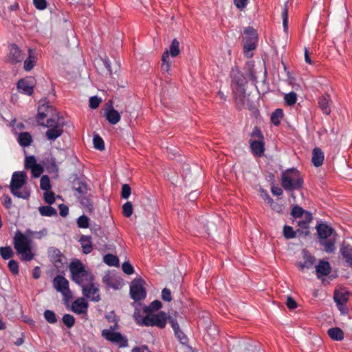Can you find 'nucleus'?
<instances>
[{"label": "nucleus", "instance_id": "obj_47", "mask_svg": "<svg viewBox=\"0 0 352 352\" xmlns=\"http://www.w3.org/2000/svg\"><path fill=\"white\" fill-rule=\"evenodd\" d=\"M162 302L160 300H156L153 301L148 307H146L144 311L151 312L153 311H157L160 309L162 307Z\"/></svg>", "mask_w": 352, "mask_h": 352}, {"label": "nucleus", "instance_id": "obj_39", "mask_svg": "<svg viewBox=\"0 0 352 352\" xmlns=\"http://www.w3.org/2000/svg\"><path fill=\"white\" fill-rule=\"evenodd\" d=\"M80 203L89 210H93L94 204L93 201L91 199V195H84L80 199Z\"/></svg>", "mask_w": 352, "mask_h": 352}, {"label": "nucleus", "instance_id": "obj_17", "mask_svg": "<svg viewBox=\"0 0 352 352\" xmlns=\"http://www.w3.org/2000/svg\"><path fill=\"white\" fill-rule=\"evenodd\" d=\"M331 271L330 263L326 261H320L316 265V275L319 278H322L324 276H327Z\"/></svg>", "mask_w": 352, "mask_h": 352}, {"label": "nucleus", "instance_id": "obj_41", "mask_svg": "<svg viewBox=\"0 0 352 352\" xmlns=\"http://www.w3.org/2000/svg\"><path fill=\"white\" fill-rule=\"evenodd\" d=\"M284 100L287 105H294L296 102L297 100L296 94L294 93V91H291L289 94H286L284 96Z\"/></svg>", "mask_w": 352, "mask_h": 352}, {"label": "nucleus", "instance_id": "obj_62", "mask_svg": "<svg viewBox=\"0 0 352 352\" xmlns=\"http://www.w3.org/2000/svg\"><path fill=\"white\" fill-rule=\"evenodd\" d=\"M162 298L164 301H171L172 297L170 289L167 288L163 289V290L162 291Z\"/></svg>", "mask_w": 352, "mask_h": 352}, {"label": "nucleus", "instance_id": "obj_4", "mask_svg": "<svg viewBox=\"0 0 352 352\" xmlns=\"http://www.w3.org/2000/svg\"><path fill=\"white\" fill-rule=\"evenodd\" d=\"M26 173L23 171H16L12 174L10 184V189L14 196L22 199H28L30 197L28 192L19 191L26 183Z\"/></svg>", "mask_w": 352, "mask_h": 352}, {"label": "nucleus", "instance_id": "obj_29", "mask_svg": "<svg viewBox=\"0 0 352 352\" xmlns=\"http://www.w3.org/2000/svg\"><path fill=\"white\" fill-rule=\"evenodd\" d=\"M336 240L334 237H330L326 239L320 240V243L324 248V250L327 253H332L335 251Z\"/></svg>", "mask_w": 352, "mask_h": 352}, {"label": "nucleus", "instance_id": "obj_45", "mask_svg": "<svg viewBox=\"0 0 352 352\" xmlns=\"http://www.w3.org/2000/svg\"><path fill=\"white\" fill-rule=\"evenodd\" d=\"M77 225L80 228H87L89 226V219L86 215H82L78 218Z\"/></svg>", "mask_w": 352, "mask_h": 352}, {"label": "nucleus", "instance_id": "obj_18", "mask_svg": "<svg viewBox=\"0 0 352 352\" xmlns=\"http://www.w3.org/2000/svg\"><path fill=\"white\" fill-rule=\"evenodd\" d=\"M324 161V153L319 147H316L312 151L311 163L315 167L321 166Z\"/></svg>", "mask_w": 352, "mask_h": 352}, {"label": "nucleus", "instance_id": "obj_60", "mask_svg": "<svg viewBox=\"0 0 352 352\" xmlns=\"http://www.w3.org/2000/svg\"><path fill=\"white\" fill-rule=\"evenodd\" d=\"M101 99L97 96H92L89 99V107L91 109H96L101 102Z\"/></svg>", "mask_w": 352, "mask_h": 352}, {"label": "nucleus", "instance_id": "obj_6", "mask_svg": "<svg viewBox=\"0 0 352 352\" xmlns=\"http://www.w3.org/2000/svg\"><path fill=\"white\" fill-rule=\"evenodd\" d=\"M250 137L249 143L252 154L256 157H261L265 151L263 135L261 130L255 126L250 134Z\"/></svg>", "mask_w": 352, "mask_h": 352}, {"label": "nucleus", "instance_id": "obj_26", "mask_svg": "<svg viewBox=\"0 0 352 352\" xmlns=\"http://www.w3.org/2000/svg\"><path fill=\"white\" fill-rule=\"evenodd\" d=\"M105 116L108 122L111 124H117L121 118L120 113L112 107L107 111Z\"/></svg>", "mask_w": 352, "mask_h": 352}, {"label": "nucleus", "instance_id": "obj_54", "mask_svg": "<svg viewBox=\"0 0 352 352\" xmlns=\"http://www.w3.org/2000/svg\"><path fill=\"white\" fill-rule=\"evenodd\" d=\"M8 268L13 274H19V264L14 260H10L8 264Z\"/></svg>", "mask_w": 352, "mask_h": 352}, {"label": "nucleus", "instance_id": "obj_53", "mask_svg": "<svg viewBox=\"0 0 352 352\" xmlns=\"http://www.w3.org/2000/svg\"><path fill=\"white\" fill-rule=\"evenodd\" d=\"M131 192V187L129 184H123L122 186L121 197L122 199H126L129 197Z\"/></svg>", "mask_w": 352, "mask_h": 352}, {"label": "nucleus", "instance_id": "obj_58", "mask_svg": "<svg viewBox=\"0 0 352 352\" xmlns=\"http://www.w3.org/2000/svg\"><path fill=\"white\" fill-rule=\"evenodd\" d=\"M305 210L300 206H296L292 208V215L295 218H299L302 217Z\"/></svg>", "mask_w": 352, "mask_h": 352}, {"label": "nucleus", "instance_id": "obj_23", "mask_svg": "<svg viewBox=\"0 0 352 352\" xmlns=\"http://www.w3.org/2000/svg\"><path fill=\"white\" fill-rule=\"evenodd\" d=\"M85 270H86L85 267L80 261L76 260L72 261L69 265V270L72 274V279L74 278V277H78L79 274H80Z\"/></svg>", "mask_w": 352, "mask_h": 352}, {"label": "nucleus", "instance_id": "obj_2", "mask_svg": "<svg viewBox=\"0 0 352 352\" xmlns=\"http://www.w3.org/2000/svg\"><path fill=\"white\" fill-rule=\"evenodd\" d=\"M31 239L21 232H16L14 237V247L18 254L21 255V260L30 261L33 259Z\"/></svg>", "mask_w": 352, "mask_h": 352}, {"label": "nucleus", "instance_id": "obj_21", "mask_svg": "<svg viewBox=\"0 0 352 352\" xmlns=\"http://www.w3.org/2000/svg\"><path fill=\"white\" fill-rule=\"evenodd\" d=\"M37 62V57L32 49L28 50V57L24 60L23 68L25 71L32 70Z\"/></svg>", "mask_w": 352, "mask_h": 352}, {"label": "nucleus", "instance_id": "obj_46", "mask_svg": "<svg viewBox=\"0 0 352 352\" xmlns=\"http://www.w3.org/2000/svg\"><path fill=\"white\" fill-rule=\"evenodd\" d=\"M38 164L36 163V158L34 155H30L25 157V167L27 169H32Z\"/></svg>", "mask_w": 352, "mask_h": 352}, {"label": "nucleus", "instance_id": "obj_15", "mask_svg": "<svg viewBox=\"0 0 352 352\" xmlns=\"http://www.w3.org/2000/svg\"><path fill=\"white\" fill-rule=\"evenodd\" d=\"M82 289L83 295L91 300L98 302L100 300L98 288L94 285L93 282L82 287Z\"/></svg>", "mask_w": 352, "mask_h": 352}, {"label": "nucleus", "instance_id": "obj_40", "mask_svg": "<svg viewBox=\"0 0 352 352\" xmlns=\"http://www.w3.org/2000/svg\"><path fill=\"white\" fill-rule=\"evenodd\" d=\"M282 19H283V25L284 28V30L287 32L288 29V6L287 2H285L284 5V8L281 14Z\"/></svg>", "mask_w": 352, "mask_h": 352}, {"label": "nucleus", "instance_id": "obj_9", "mask_svg": "<svg viewBox=\"0 0 352 352\" xmlns=\"http://www.w3.org/2000/svg\"><path fill=\"white\" fill-rule=\"evenodd\" d=\"M244 53L247 57H250L252 54L250 52L256 48L257 41V34L256 30L252 27H248L244 30Z\"/></svg>", "mask_w": 352, "mask_h": 352}, {"label": "nucleus", "instance_id": "obj_35", "mask_svg": "<svg viewBox=\"0 0 352 352\" xmlns=\"http://www.w3.org/2000/svg\"><path fill=\"white\" fill-rule=\"evenodd\" d=\"M302 257H303V261H297L296 263V267L298 269L302 272H304L305 269L307 268V263H308V254L307 251L304 249L302 252Z\"/></svg>", "mask_w": 352, "mask_h": 352}, {"label": "nucleus", "instance_id": "obj_50", "mask_svg": "<svg viewBox=\"0 0 352 352\" xmlns=\"http://www.w3.org/2000/svg\"><path fill=\"white\" fill-rule=\"evenodd\" d=\"M175 333V336L179 341V342L183 345H187L188 342V338L187 336L184 333V332L179 329L178 331H176Z\"/></svg>", "mask_w": 352, "mask_h": 352}, {"label": "nucleus", "instance_id": "obj_7", "mask_svg": "<svg viewBox=\"0 0 352 352\" xmlns=\"http://www.w3.org/2000/svg\"><path fill=\"white\" fill-rule=\"evenodd\" d=\"M137 322L142 326L157 327L163 329L167 322V316L165 312L161 311L157 314H148L141 320L137 319Z\"/></svg>", "mask_w": 352, "mask_h": 352}, {"label": "nucleus", "instance_id": "obj_14", "mask_svg": "<svg viewBox=\"0 0 352 352\" xmlns=\"http://www.w3.org/2000/svg\"><path fill=\"white\" fill-rule=\"evenodd\" d=\"M333 102L329 94L322 95L318 99V106L321 111L325 115H330Z\"/></svg>", "mask_w": 352, "mask_h": 352}, {"label": "nucleus", "instance_id": "obj_28", "mask_svg": "<svg viewBox=\"0 0 352 352\" xmlns=\"http://www.w3.org/2000/svg\"><path fill=\"white\" fill-rule=\"evenodd\" d=\"M74 190L76 192L75 195L80 199L81 197L87 194L88 187L86 183L77 182L74 184Z\"/></svg>", "mask_w": 352, "mask_h": 352}, {"label": "nucleus", "instance_id": "obj_48", "mask_svg": "<svg viewBox=\"0 0 352 352\" xmlns=\"http://www.w3.org/2000/svg\"><path fill=\"white\" fill-rule=\"evenodd\" d=\"M297 223L298 226V228H300L303 230V232H302V237L305 238L308 234V220L305 219L303 221H297Z\"/></svg>", "mask_w": 352, "mask_h": 352}, {"label": "nucleus", "instance_id": "obj_31", "mask_svg": "<svg viewBox=\"0 0 352 352\" xmlns=\"http://www.w3.org/2000/svg\"><path fill=\"white\" fill-rule=\"evenodd\" d=\"M329 336L337 341H340L344 338L343 331L338 327L331 328L328 330Z\"/></svg>", "mask_w": 352, "mask_h": 352}, {"label": "nucleus", "instance_id": "obj_24", "mask_svg": "<svg viewBox=\"0 0 352 352\" xmlns=\"http://www.w3.org/2000/svg\"><path fill=\"white\" fill-rule=\"evenodd\" d=\"M50 258L51 261L53 262L54 266L56 268H60L63 265V259L64 258L63 255L61 254L60 250L58 249H53L50 251Z\"/></svg>", "mask_w": 352, "mask_h": 352}, {"label": "nucleus", "instance_id": "obj_8", "mask_svg": "<svg viewBox=\"0 0 352 352\" xmlns=\"http://www.w3.org/2000/svg\"><path fill=\"white\" fill-rule=\"evenodd\" d=\"M179 43L176 38H175L173 40L170 45V51H165L162 56L161 68L162 71L168 73L170 69L172 63L170 60V54L173 57H176L179 54Z\"/></svg>", "mask_w": 352, "mask_h": 352}, {"label": "nucleus", "instance_id": "obj_43", "mask_svg": "<svg viewBox=\"0 0 352 352\" xmlns=\"http://www.w3.org/2000/svg\"><path fill=\"white\" fill-rule=\"evenodd\" d=\"M40 187L42 190L48 191L51 188L50 178L47 175H43L40 181Z\"/></svg>", "mask_w": 352, "mask_h": 352}, {"label": "nucleus", "instance_id": "obj_38", "mask_svg": "<svg viewBox=\"0 0 352 352\" xmlns=\"http://www.w3.org/2000/svg\"><path fill=\"white\" fill-rule=\"evenodd\" d=\"M0 255L5 259H10L14 256V252L10 246L1 247L0 248Z\"/></svg>", "mask_w": 352, "mask_h": 352}, {"label": "nucleus", "instance_id": "obj_27", "mask_svg": "<svg viewBox=\"0 0 352 352\" xmlns=\"http://www.w3.org/2000/svg\"><path fill=\"white\" fill-rule=\"evenodd\" d=\"M79 241L81 244L83 253L89 254L92 251L93 247L91 236L82 235Z\"/></svg>", "mask_w": 352, "mask_h": 352}, {"label": "nucleus", "instance_id": "obj_10", "mask_svg": "<svg viewBox=\"0 0 352 352\" xmlns=\"http://www.w3.org/2000/svg\"><path fill=\"white\" fill-rule=\"evenodd\" d=\"M145 282L143 279L135 278L130 285V296L135 301H140L146 297V291L144 288Z\"/></svg>", "mask_w": 352, "mask_h": 352}, {"label": "nucleus", "instance_id": "obj_36", "mask_svg": "<svg viewBox=\"0 0 352 352\" xmlns=\"http://www.w3.org/2000/svg\"><path fill=\"white\" fill-rule=\"evenodd\" d=\"M283 116V111L281 109H276L271 116V121L274 125H278Z\"/></svg>", "mask_w": 352, "mask_h": 352}, {"label": "nucleus", "instance_id": "obj_13", "mask_svg": "<svg viewBox=\"0 0 352 352\" xmlns=\"http://www.w3.org/2000/svg\"><path fill=\"white\" fill-rule=\"evenodd\" d=\"M34 86V80L32 78L21 79L17 83V88L19 91L28 96H31L32 94Z\"/></svg>", "mask_w": 352, "mask_h": 352}, {"label": "nucleus", "instance_id": "obj_20", "mask_svg": "<svg viewBox=\"0 0 352 352\" xmlns=\"http://www.w3.org/2000/svg\"><path fill=\"white\" fill-rule=\"evenodd\" d=\"M340 252L346 263L349 266L352 267V245L343 243L340 248Z\"/></svg>", "mask_w": 352, "mask_h": 352}, {"label": "nucleus", "instance_id": "obj_52", "mask_svg": "<svg viewBox=\"0 0 352 352\" xmlns=\"http://www.w3.org/2000/svg\"><path fill=\"white\" fill-rule=\"evenodd\" d=\"M103 281L107 284L109 287H111L116 289H119L120 285V283H113V280L109 276H105L103 278Z\"/></svg>", "mask_w": 352, "mask_h": 352}, {"label": "nucleus", "instance_id": "obj_49", "mask_svg": "<svg viewBox=\"0 0 352 352\" xmlns=\"http://www.w3.org/2000/svg\"><path fill=\"white\" fill-rule=\"evenodd\" d=\"M122 212L126 217H130L133 214V205L130 201L122 206Z\"/></svg>", "mask_w": 352, "mask_h": 352}, {"label": "nucleus", "instance_id": "obj_3", "mask_svg": "<svg viewBox=\"0 0 352 352\" xmlns=\"http://www.w3.org/2000/svg\"><path fill=\"white\" fill-rule=\"evenodd\" d=\"M112 322H114L113 325L110 326L109 329H103L102 331V336L107 341L118 346L119 347L127 346V338L120 333L116 331L118 329L119 326L115 316H113Z\"/></svg>", "mask_w": 352, "mask_h": 352}, {"label": "nucleus", "instance_id": "obj_25", "mask_svg": "<svg viewBox=\"0 0 352 352\" xmlns=\"http://www.w3.org/2000/svg\"><path fill=\"white\" fill-rule=\"evenodd\" d=\"M302 232L303 230L300 228L294 230L293 228L289 226H285L283 228V235L287 239H293L296 236L302 237Z\"/></svg>", "mask_w": 352, "mask_h": 352}, {"label": "nucleus", "instance_id": "obj_12", "mask_svg": "<svg viewBox=\"0 0 352 352\" xmlns=\"http://www.w3.org/2000/svg\"><path fill=\"white\" fill-rule=\"evenodd\" d=\"M25 57V54L16 44H11L9 47V54L7 60L12 64L21 63Z\"/></svg>", "mask_w": 352, "mask_h": 352}, {"label": "nucleus", "instance_id": "obj_42", "mask_svg": "<svg viewBox=\"0 0 352 352\" xmlns=\"http://www.w3.org/2000/svg\"><path fill=\"white\" fill-rule=\"evenodd\" d=\"M93 142L94 145V148L99 150L102 151L104 149V143L101 137L98 135H94L93 138Z\"/></svg>", "mask_w": 352, "mask_h": 352}, {"label": "nucleus", "instance_id": "obj_19", "mask_svg": "<svg viewBox=\"0 0 352 352\" xmlns=\"http://www.w3.org/2000/svg\"><path fill=\"white\" fill-rule=\"evenodd\" d=\"M88 309V303L83 298L74 300L72 305V310L78 314H86Z\"/></svg>", "mask_w": 352, "mask_h": 352}, {"label": "nucleus", "instance_id": "obj_34", "mask_svg": "<svg viewBox=\"0 0 352 352\" xmlns=\"http://www.w3.org/2000/svg\"><path fill=\"white\" fill-rule=\"evenodd\" d=\"M333 299L337 304L346 303L348 300V293L336 291Z\"/></svg>", "mask_w": 352, "mask_h": 352}, {"label": "nucleus", "instance_id": "obj_51", "mask_svg": "<svg viewBox=\"0 0 352 352\" xmlns=\"http://www.w3.org/2000/svg\"><path fill=\"white\" fill-rule=\"evenodd\" d=\"M63 322L68 328H71L74 325L75 319L70 314H65L63 316Z\"/></svg>", "mask_w": 352, "mask_h": 352}, {"label": "nucleus", "instance_id": "obj_55", "mask_svg": "<svg viewBox=\"0 0 352 352\" xmlns=\"http://www.w3.org/2000/svg\"><path fill=\"white\" fill-rule=\"evenodd\" d=\"M32 175L34 177H40L43 173V168L41 164H37L34 168L31 169Z\"/></svg>", "mask_w": 352, "mask_h": 352}, {"label": "nucleus", "instance_id": "obj_44", "mask_svg": "<svg viewBox=\"0 0 352 352\" xmlns=\"http://www.w3.org/2000/svg\"><path fill=\"white\" fill-rule=\"evenodd\" d=\"M44 318L50 324H54L57 321L55 313L51 310L45 311Z\"/></svg>", "mask_w": 352, "mask_h": 352}, {"label": "nucleus", "instance_id": "obj_33", "mask_svg": "<svg viewBox=\"0 0 352 352\" xmlns=\"http://www.w3.org/2000/svg\"><path fill=\"white\" fill-rule=\"evenodd\" d=\"M103 261L109 266L118 267L119 265V259L118 256L111 254H106L103 258Z\"/></svg>", "mask_w": 352, "mask_h": 352}, {"label": "nucleus", "instance_id": "obj_16", "mask_svg": "<svg viewBox=\"0 0 352 352\" xmlns=\"http://www.w3.org/2000/svg\"><path fill=\"white\" fill-rule=\"evenodd\" d=\"M72 280L82 287L87 284L91 283L94 281V276L91 272L85 270L79 274L78 277H74Z\"/></svg>", "mask_w": 352, "mask_h": 352}, {"label": "nucleus", "instance_id": "obj_22", "mask_svg": "<svg viewBox=\"0 0 352 352\" xmlns=\"http://www.w3.org/2000/svg\"><path fill=\"white\" fill-rule=\"evenodd\" d=\"M317 233L320 241L328 239L333 232V229L326 224L320 223L316 226Z\"/></svg>", "mask_w": 352, "mask_h": 352}, {"label": "nucleus", "instance_id": "obj_57", "mask_svg": "<svg viewBox=\"0 0 352 352\" xmlns=\"http://www.w3.org/2000/svg\"><path fill=\"white\" fill-rule=\"evenodd\" d=\"M1 200L2 204L3 205V206L5 208H6L7 209H9L11 208L12 201L11 197L9 195H3L1 197Z\"/></svg>", "mask_w": 352, "mask_h": 352}, {"label": "nucleus", "instance_id": "obj_61", "mask_svg": "<svg viewBox=\"0 0 352 352\" xmlns=\"http://www.w3.org/2000/svg\"><path fill=\"white\" fill-rule=\"evenodd\" d=\"M34 6L40 10H43L47 8V1L46 0H33Z\"/></svg>", "mask_w": 352, "mask_h": 352}, {"label": "nucleus", "instance_id": "obj_1", "mask_svg": "<svg viewBox=\"0 0 352 352\" xmlns=\"http://www.w3.org/2000/svg\"><path fill=\"white\" fill-rule=\"evenodd\" d=\"M44 105L38 108V114L36 120L40 125L44 126L48 128L45 135L49 140L54 141L56 139L59 138L63 133V126L65 122L63 118L58 116H53L51 118L47 120L46 124H44L42 120L48 116L47 113L43 111Z\"/></svg>", "mask_w": 352, "mask_h": 352}, {"label": "nucleus", "instance_id": "obj_56", "mask_svg": "<svg viewBox=\"0 0 352 352\" xmlns=\"http://www.w3.org/2000/svg\"><path fill=\"white\" fill-rule=\"evenodd\" d=\"M44 200L48 204H52L55 201L54 193L52 191H46L44 193Z\"/></svg>", "mask_w": 352, "mask_h": 352}, {"label": "nucleus", "instance_id": "obj_30", "mask_svg": "<svg viewBox=\"0 0 352 352\" xmlns=\"http://www.w3.org/2000/svg\"><path fill=\"white\" fill-rule=\"evenodd\" d=\"M17 140L21 146L26 147L31 144L32 138L30 133L21 132L19 133Z\"/></svg>", "mask_w": 352, "mask_h": 352}, {"label": "nucleus", "instance_id": "obj_63", "mask_svg": "<svg viewBox=\"0 0 352 352\" xmlns=\"http://www.w3.org/2000/svg\"><path fill=\"white\" fill-rule=\"evenodd\" d=\"M285 304L289 309H294L296 308V307H297L296 302L294 300V299L292 297L289 296H287V300H286Z\"/></svg>", "mask_w": 352, "mask_h": 352}, {"label": "nucleus", "instance_id": "obj_32", "mask_svg": "<svg viewBox=\"0 0 352 352\" xmlns=\"http://www.w3.org/2000/svg\"><path fill=\"white\" fill-rule=\"evenodd\" d=\"M38 211L40 214L44 217H52L57 215L56 210L50 206H40L38 208Z\"/></svg>", "mask_w": 352, "mask_h": 352}, {"label": "nucleus", "instance_id": "obj_11", "mask_svg": "<svg viewBox=\"0 0 352 352\" xmlns=\"http://www.w3.org/2000/svg\"><path fill=\"white\" fill-rule=\"evenodd\" d=\"M54 289L62 294L65 300L72 298V292L69 288V281L62 275H57L52 281Z\"/></svg>", "mask_w": 352, "mask_h": 352}, {"label": "nucleus", "instance_id": "obj_37", "mask_svg": "<svg viewBox=\"0 0 352 352\" xmlns=\"http://www.w3.org/2000/svg\"><path fill=\"white\" fill-rule=\"evenodd\" d=\"M244 81L245 80L242 75H240V76L237 77L235 76L232 80V82L237 85L236 91L241 94H245V88L243 87Z\"/></svg>", "mask_w": 352, "mask_h": 352}, {"label": "nucleus", "instance_id": "obj_5", "mask_svg": "<svg viewBox=\"0 0 352 352\" xmlns=\"http://www.w3.org/2000/svg\"><path fill=\"white\" fill-rule=\"evenodd\" d=\"M281 181L284 189L289 191L300 188L302 184L300 173L295 168L285 171L282 175Z\"/></svg>", "mask_w": 352, "mask_h": 352}, {"label": "nucleus", "instance_id": "obj_59", "mask_svg": "<svg viewBox=\"0 0 352 352\" xmlns=\"http://www.w3.org/2000/svg\"><path fill=\"white\" fill-rule=\"evenodd\" d=\"M122 269L123 272L128 275H131L134 272L133 267L129 262H124L122 265Z\"/></svg>", "mask_w": 352, "mask_h": 352}, {"label": "nucleus", "instance_id": "obj_64", "mask_svg": "<svg viewBox=\"0 0 352 352\" xmlns=\"http://www.w3.org/2000/svg\"><path fill=\"white\" fill-rule=\"evenodd\" d=\"M60 215L61 217H65L69 212V208L65 204H60L58 206Z\"/></svg>", "mask_w": 352, "mask_h": 352}]
</instances>
